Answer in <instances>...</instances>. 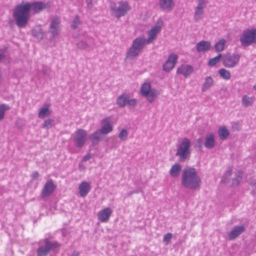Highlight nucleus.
Returning <instances> with one entry per match:
<instances>
[{
  "label": "nucleus",
  "mask_w": 256,
  "mask_h": 256,
  "mask_svg": "<svg viewBox=\"0 0 256 256\" xmlns=\"http://www.w3.org/2000/svg\"><path fill=\"white\" fill-rule=\"evenodd\" d=\"M48 6V4L42 2H22L17 5L14 10L13 17L16 24L20 28L24 27L30 18V11L38 13Z\"/></svg>",
  "instance_id": "f257e3e1"
},
{
  "label": "nucleus",
  "mask_w": 256,
  "mask_h": 256,
  "mask_svg": "<svg viewBox=\"0 0 256 256\" xmlns=\"http://www.w3.org/2000/svg\"><path fill=\"white\" fill-rule=\"evenodd\" d=\"M253 98L246 95L244 96L242 98V104L244 106H247L250 105L253 102Z\"/></svg>",
  "instance_id": "c9c22d12"
},
{
  "label": "nucleus",
  "mask_w": 256,
  "mask_h": 256,
  "mask_svg": "<svg viewBox=\"0 0 256 256\" xmlns=\"http://www.w3.org/2000/svg\"><path fill=\"white\" fill-rule=\"evenodd\" d=\"M55 124V122L54 120L48 119L44 121L42 127L44 128L48 129L51 128Z\"/></svg>",
  "instance_id": "e433bc0d"
},
{
  "label": "nucleus",
  "mask_w": 256,
  "mask_h": 256,
  "mask_svg": "<svg viewBox=\"0 0 256 256\" xmlns=\"http://www.w3.org/2000/svg\"><path fill=\"white\" fill-rule=\"evenodd\" d=\"M113 129L114 126L112 124L111 117L107 116L102 120L101 128L100 130L102 134H108L113 130Z\"/></svg>",
  "instance_id": "2eb2a0df"
},
{
  "label": "nucleus",
  "mask_w": 256,
  "mask_h": 256,
  "mask_svg": "<svg viewBox=\"0 0 256 256\" xmlns=\"http://www.w3.org/2000/svg\"><path fill=\"white\" fill-rule=\"evenodd\" d=\"M241 45L247 47L256 44V28H246L240 36Z\"/></svg>",
  "instance_id": "39448f33"
},
{
  "label": "nucleus",
  "mask_w": 256,
  "mask_h": 256,
  "mask_svg": "<svg viewBox=\"0 0 256 256\" xmlns=\"http://www.w3.org/2000/svg\"><path fill=\"white\" fill-rule=\"evenodd\" d=\"M221 58H222V55L220 54L210 59L208 62V65L210 66H214L220 62Z\"/></svg>",
  "instance_id": "72a5a7b5"
},
{
  "label": "nucleus",
  "mask_w": 256,
  "mask_h": 256,
  "mask_svg": "<svg viewBox=\"0 0 256 256\" xmlns=\"http://www.w3.org/2000/svg\"><path fill=\"white\" fill-rule=\"evenodd\" d=\"M80 21L79 17L78 16H76L72 22V24L71 25L72 28H77L78 26V25L80 24Z\"/></svg>",
  "instance_id": "37998d69"
},
{
  "label": "nucleus",
  "mask_w": 256,
  "mask_h": 256,
  "mask_svg": "<svg viewBox=\"0 0 256 256\" xmlns=\"http://www.w3.org/2000/svg\"><path fill=\"white\" fill-rule=\"evenodd\" d=\"M100 134H102L100 132V130L96 131L94 134H92L90 136V139L93 143L98 141L100 138Z\"/></svg>",
  "instance_id": "f704fd0d"
},
{
  "label": "nucleus",
  "mask_w": 256,
  "mask_h": 256,
  "mask_svg": "<svg viewBox=\"0 0 256 256\" xmlns=\"http://www.w3.org/2000/svg\"><path fill=\"white\" fill-rule=\"evenodd\" d=\"M110 10L113 15L116 18H120L125 16L130 10V6L128 2L122 0L117 3H112Z\"/></svg>",
  "instance_id": "423d86ee"
},
{
  "label": "nucleus",
  "mask_w": 256,
  "mask_h": 256,
  "mask_svg": "<svg viewBox=\"0 0 256 256\" xmlns=\"http://www.w3.org/2000/svg\"><path fill=\"white\" fill-rule=\"evenodd\" d=\"M128 136V132L125 129H122L119 134H118V138L122 141L126 140Z\"/></svg>",
  "instance_id": "4c0bfd02"
},
{
  "label": "nucleus",
  "mask_w": 256,
  "mask_h": 256,
  "mask_svg": "<svg viewBox=\"0 0 256 256\" xmlns=\"http://www.w3.org/2000/svg\"><path fill=\"white\" fill-rule=\"evenodd\" d=\"M201 180L196 170L194 168H185L182 172V185L187 188L195 190L198 188Z\"/></svg>",
  "instance_id": "f03ea898"
},
{
  "label": "nucleus",
  "mask_w": 256,
  "mask_h": 256,
  "mask_svg": "<svg viewBox=\"0 0 256 256\" xmlns=\"http://www.w3.org/2000/svg\"><path fill=\"white\" fill-rule=\"evenodd\" d=\"M249 185L250 186V194L256 196V179H252L248 182Z\"/></svg>",
  "instance_id": "473e14b6"
},
{
  "label": "nucleus",
  "mask_w": 256,
  "mask_h": 256,
  "mask_svg": "<svg viewBox=\"0 0 256 256\" xmlns=\"http://www.w3.org/2000/svg\"><path fill=\"white\" fill-rule=\"evenodd\" d=\"M32 176L34 178L36 179L38 177V172H35L32 173Z\"/></svg>",
  "instance_id": "a18cd8bd"
},
{
  "label": "nucleus",
  "mask_w": 256,
  "mask_h": 256,
  "mask_svg": "<svg viewBox=\"0 0 256 256\" xmlns=\"http://www.w3.org/2000/svg\"><path fill=\"white\" fill-rule=\"evenodd\" d=\"M206 0H198V4L194 8V21L198 22L203 19L204 17V9L206 6Z\"/></svg>",
  "instance_id": "f8f14e48"
},
{
  "label": "nucleus",
  "mask_w": 256,
  "mask_h": 256,
  "mask_svg": "<svg viewBox=\"0 0 256 256\" xmlns=\"http://www.w3.org/2000/svg\"><path fill=\"white\" fill-rule=\"evenodd\" d=\"M226 40L224 38H221L218 40L214 44V49L216 52H222L226 48Z\"/></svg>",
  "instance_id": "c756f323"
},
{
  "label": "nucleus",
  "mask_w": 256,
  "mask_h": 256,
  "mask_svg": "<svg viewBox=\"0 0 256 256\" xmlns=\"http://www.w3.org/2000/svg\"><path fill=\"white\" fill-rule=\"evenodd\" d=\"M116 104L120 108H124L126 104L134 106L137 104V100L136 98L130 99L128 94H124L118 98Z\"/></svg>",
  "instance_id": "ddd939ff"
},
{
  "label": "nucleus",
  "mask_w": 256,
  "mask_h": 256,
  "mask_svg": "<svg viewBox=\"0 0 256 256\" xmlns=\"http://www.w3.org/2000/svg\"><path fill=\"white\" fill-rule=\"evenodd\" d=\"M60 20L58 17L53 18L50 22L48 32L50 34V38H54L58 36L60 32Z\"/></svg>",
  "instance_id": "4468645a"
},
{
  "label": "nucleus",
  "mask_w": 256,
  "mask_h": 256,
  "mask_svg": "<svg viewBox=\"0 0 256 256\" xmlns=\"http://www.w3.org/2000/svg\"><path fill=\"white\" fill-rule=\"evenodd\" d=\"M4 57V52L2 50H0V60H2Z\"/></svg>",
  "instance_id": "49530a36"
},
{
  "label": "nucleus",
  "mask_w": 256,
  "mask_h": 256,
  "mask_svg": "<svg viewBox=\"0 0 256 256\" xmlns=\"http://www.w3.org/2000/svg\"><path fill=\"white\" fill-rule=\"evenodd\" d=\"M72 136L75 146L78 148H81L86 141L87 133L82 129H78Z\"/></svg>",
  "instance_id": "9b49d317"
},
{
  "label": "nucleus",
  "mask_w": 256,
  "mask_h": 256,
  "mask_svg": "<svg viewBox=\"0 0 256 256\" xmlns=\"http://www.w3.org/2000/svg\"><path fill=\"white\" fill-rule=\"evenodd\" d=\"M194 71L193 68L189 64H182L177 69V74L187 78Z\"/></svg>",
  "instance_id": "412c9836"
},
{
  "label": "nucleus",
  "mask_w": 256,
  "mask_h": 256,
  "mask_svg": "<svg viewBox=\"0 0 256 256\" xmlns=\"http://www.w3.org/2000/svg\"><path fill=\"white\" fill-rule=\"evenodd\" d=\"M218 74L222 78L226 80H228L231 78L230 71L224 68L218 70Z\"/></svg>",
  "instance_id": "2f4dec72"
},
{
  "label": "nucleus",
  "mask_w": 256,
  "mask_h": 256,
  "mask_svg": "<svg viewBox=\"0 0 256 256\" xmlns=\"http://www.w3.org/2000/svg\"><path fill=\"white\" fill-rule=\"evenodd\" d=\"M242 172L240 171L238 172L235 174V177L232 179V186H238L242 180Z\"/></svg>",
  "instance_id": "7c9ffc66"
},
{
  "label": "nucleus",
  "mask_w": 256,
  "mask_h": 256,
  "mask_svg": "<svg viewBox=\"0 0 256 256\" xmlns=\"http://www.w3.org/2000/svg\"><path fill=\"white\" fill-rule=\"evenodd\" d=\"M163 25V20L160 18L158 19L155 24L148 32V38L146 39L148 44L152 43L156 38L158 34L160 32Z\"/></svg>",
  "instance_id": "9d476101"
},
{
  "label": "nucleus",
  "mask_w": 256,
  "mask_h": 256,
  "mask_svg": "<svg viewBox=\"0 0 256 256\" xmlns=\"http://www.w3.org/2000/svg\"><path fill=\"white\" fill-rule=\"evenodd\" d=\"M91 2H92L91 0L88 1V6H90V4H91Z\"/></svg>",
  "instance_id": "de8ad7c7"
},
{
  "label": "nucleus",
  "mask_w": 256,
  "mask_h": 256,
  "mask_svg": "<svg viewBox=\"0 0 256 256\" xmlns=\"http://www.w3.org/2000/svg\"><path fill=\"white\" fill-rule=\"evenodd\" d=\"M140 94L150 103L153 102L160 94L159 91L151 86L150 82L142 84L140 90Z\"/></svg>",
  "instance_id": "20e7f679"
},
{
  "label": "nucleus",
  "mask_w": 256,
  "mask_h": 256,
  "mask_svg": "<svg viewBox=\"0 0 256 256\" xmlns=\"http://www.w3.org/2000/svg\"><path fill=\"white\" fill-rule=\"evenodd\" d=\"M240 56L238 53H228L222 56V62L227 68H235L239 63Z\"/></svg>",
  "instance_id": "1a4fd4ad"
},
{
  "label": "nucleus",
  "mask_w": 256,
  "mask_h": 256,
  "mask_svg": "<svg viewBox=\"0 0 256 256\" xmlns=\"http://www.w3.org/2000/svg\"><path fill=\"white\" fill-rule=\"evenodd\" d=\"M56 186L52 180L46 182L42 192V196L45 198L50 196L54 191Z\"/></svg>",
  "instance_id": "6ab92c4d"
},
{
  "label": "nucleus",
  "mask_w": 256,
  "mask_h": 256,
  "mask_svg": "<svg viewBox=\"0 0 256 256\" xmlns=\"http://www.w3.org/2000/svg\"><path fill=\"white\" fill-rule=\"evenodd\" d=\"M32 36L38 40H42L44 36V32L40 26H36L32 30Z\"/></svg>",
  "instance_id": "cd10ccee"
},
{
  "label": "nucleus",
  "mask_w": 256,
  "mask_h": 256,
  "mask_svg": "<svg viewBox=\"0 0 256 256\" xmlns=\"http://www.w3.org/2000/svg\"><path fill=\"white\" fill-rule=\"evenodd\" d=\"M232 168H228L222 178V182H226L229 180L230 177L232 174Z\"/></svg>",
  "instance_id": "58836bf2"
},
{
  "label": "nucleus",
  "mask_w": 256,
  "mask_h": 256,
  "mask_svg": "<svg viewBox=\"0 0 256 256\" xmlns=\"http://www.w3.org/2000/svg\"><path fill=\"white\" fill-rule=\"evenodd\" d=\"M212 46L211 43L208 41L202 40L196 44V50L199 52H206L209 50Z\"/></svg>",
  "instance_id": "b1692460"
},
{
  "label": "nucleus",
  "mask_w": 256,
  "mask_h": 256,
  "mask_svg": "<svg viewBox=\"0 0 256 256\" xmlns=\"http://www.w3.org/2000/svg\"><path fill=\"white\" fill-rule=\"evenodd\" d=\"M214 83V80L212 76H208L206 77L202 86V92L207 91L213 86Z\"/></svg>",
  "instance_id": "a878e982"
},
{
  "label": "nucleus",
  "mask_w": 256,
  "mask_h": 256,
  "mask_svg": "<svg viewBox=\"0 0 256 256\" xmlns=\"http://www.w3.org/2000/svg\"><path fill=\"white\" fill-rule=\"evenodd\" d=\"M182 168V166L180 164H174L170 168L169 172L170 176L174 178H178L180 174Z\"/></svg>",
  "instance_id": "393cba45"
},
{
  "label": "nucleus",
  "mask_w": 256,
  "mask_h": 256,
  "mask_svg": "<svg viewBox=\"0 0 256 256\" xmlns=\"http://www.w3.org/2000/svg\"><path fill=\"white\" fill-rule=\"evenodd\" d=\"M245 230V227L243 225L237 226L234 228L228 233V238L230 240H233Z\"/></svg>",
  "instance_id": "5701e85b"
},
{
  "label": "nucleus",
  "mask_w": 256,
  "mask_h": 256,
  "mask_svg": "<svg viewBox=\"0 0 256 256\" xmlns=\"http://www.w3.org/2000/svg\"><path fill=\"white\" fill-rule=\"evenodd\" d=\"M50 104H46L40 109L38 114V117L40 118H43L50 114Z\"/></svg>",
  "instance_id": "c85d7f7f"
},
{
  "label": "nucleus",
  "mask_w": 256,
  "mask_h": 256,
  "mask_svg": "<svg viewBox=\"0 0 256 256\" xmlns=\"http://www.w3.org/2000/svg\"><path fill=\"white\" fill-rule=\"evenodd\" d=\"M91 158V156L90 154H87L83 158V161H86L90 160Z\"/></svg>",
  "instance_id": "c03bdc74"
},
{
  "label": "nucleus",
  "mask_w": 256,
  "mask_h": 256,
  "mask_svg": "<svg viewBox=\"0 0 256 256\" xmlns=\"http://www.w3.org/2000/svg\"><path fill=\"white\" fill-rule=\"evenodd\" d=\"M176 148V156L180 162L185 161L191 153L190 140L186 138H182L178 144Z\"/></svg>",
  "instance_id": "7ed1b4c3"
},
{
  "label": "nucleus",
  "mask_w": 256,
  "mask_h": 256,
  "mask_svg": "<svg viewBox=\"0 0 256 256\" xmlns=\"http://www.w3.org/2000/svg\"><path fill=\"white\" fill-rule=\"evenodd\" d=\"M90 190L91 184L89 182L83 181L78 186L79 194L82 198H85Z\"/></svg>",
  "instance_id": "aec40b11"
},
{
  "label": "nucleus",
  "mask_w": 256,
  "mask_h": 256,
  "mask_svg": "<svg viewBox=\"0 0 256 256\" xmlns=\"http://www.w3.org/2000/svg\"><path fill=\"white\" fill-rule=\"evenodd\" d=\"M159 6L162 10L170 12L174 9L175 4L174 0H160Z\"/></svg>",
  "instance_id": "4be33fe9"
},
{
  "label": "nucleus",
  "mask_w": 256,
  "mask_h": 256,
  "mask_svg": "<svg viewBox=\"0 0 256 256\" xmlns=\"http://www.w3.org/2000/svg\"><path fill=\"white\" fill-rule=\"evenodd\" d=\"M218 134L220 138L224 140L226 139L229 136L230 132L226 126H222L218 128Z\"/></svg>",
  "instance_id": "bb28decb"
},
{
  "label": "nucleus",
  "mask_w": 256,
  "mask_h": 256,
  "mask_svg": "<svg viewBox=\"0 0 256 256\" xmlns=\"http://www.w3.org/2000/svg\"><path fill=\"white\" fill-rule=\"evenodd\" d=\"M8 109L9 107L6 104L0 106V120L4 118L5 112Z\"/></svg>",
  "instance_id": "a19ab883"
},
{
  "label": "nucleus",
  "mask_w": 256,
  "mask_h": 256,
  "mask_svg": "<svg viewBox=\"0 0 256 256\" xmlns=\"http://www.w3.org/2000/svg\"><path fill=\"white\" fill-rule=\"evenodd\" d=\"M172 236V234L171 233H168L164 235L163 238V242L166 244L167 245L169 244L170 240H171Z\"/></svg>",
  "instance_id": "79ce46f5"
},
{
  "label": "nucleus",
  "mask_w": 256,
  "mask_h": 256,
  "mask_svg": "<svg viewBox=\"0 0 256 256\" xmlns=\"http://www.w3.org/2000/svg\"><path fill=\"white\" fill-rule=\"evenodd\" d=\"M148 44L146 38H136L132 43V46L127 53V57L130 58H133L137 56L144 46Z\"/></svg>",
  "instance_id": "0eeeda50"
},
{
  "label": "nucleus",
  "mask_w": 256,
  "mask_h": 256,
  "mask_svg": "<svg viewBox=\"0 0 256 256\" xmlns=\"http://www.w3.org/2000/svg\"><path fill=\"white\" fill-rule=\"evenodd\" d=\"M216 144V135L212 132H209L205 136L204 146L208 149L213 148Z\"/></svg>",
  "instance_id": "a211bd4d"
},
{
  "label": "nucleus",
  "mask_w": 256,
  "mask_h": 256,
  "mask_svg": "<svg viewBox=\"0 0 256 256\" xmlns=\"http://www.w3.org/2000/svg\"><path fill=\"white\" fill-rule=\"evenodd\" d=\"M178 56L174 54L169 55L168 60L163 65V70L166 72H170L172 70L176 63Z\"/></svg>",
  "instance_id": "dca6fc26"
},
{
  "label": "nucleus",
  "mask_w": 256,
  "mask_h": 256,
  "mask_svg": "<svg viewBox=\"0 0 256 256\" xmlns=\"http://www.w3.org/2000/svg\"><path fill=\"white\" fill-rule=\"evenodd\" d=\"M92 44H88L84 41H80L77 44V46L78 48L81 50H85L88 48Z\"/></svg>",
  "instance_id": "ea45409f"
},
{
  "label": "nucleus",
  "mask_w": 256,
  "mask_h": 256,
  "mask_svg": "<svg viewBox=\"0 0 256 256\" xmlns=\"http://www.w3.org/2000/svg\"><path fill=\"white\" fill-rule=\"evenodd\" d=\"M59 247V244L56 242H52L46 239L41 242L40 246L36 250L37 256H46L48 253Z\"/></svg>",
  "instance_id": "6e6552de"
},
{
  "label": "nucleus",
  "mask_w": 256,
  "mask_h": 256,
  "mask_svg": "<svg viewBox=\"0 0 256 256\" xmlns=\"http://www.w3.org/2000/svg\"><path fill=\"white\" fill-rule=\"evenodd\" d=\"M112 213V210L109 207L105 208L98 213V218L102 222H107Z\"/></svg>",
  "instance_id": "f3484780"
}]
</instances>
